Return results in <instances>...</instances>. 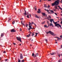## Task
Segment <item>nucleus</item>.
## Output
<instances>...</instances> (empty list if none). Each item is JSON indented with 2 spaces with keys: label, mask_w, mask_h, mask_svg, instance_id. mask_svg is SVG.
<instances>
[{
  "label": "nucleus",
  "mask_w": 62,
  "mask_h": 62,
  "mask_svg": "<svg viewBox=\"0 0 62 62\" xmlns=\"http://www.w3.org/2000/svg\"><path fill=\"white\" fill-rule=\"evenodd\" d=\"M58 6V7H59V8H60V9H61V7H60V6Z\"/></svg>",
  "instance_id": "72a5a7b5"
},
{
  "label": "nucleus",
  "mask_w": 62,
  "mask_h": 62,
  "mask_svg": "<svg viewBox=\"0 0 62 62\" xmlns=\"http://www.w3.org/2000/svg\"><path fill=\"white\" fill-rule=\"evenodd\" d=\"M59 1L60 0H57L55 1L54 2V6H56L58 5L59 3Z\"/></svg>",
  "instance_id": "f03ea898"
},
{
  "label": "nucleus",
  "mask_w": 62,
  "mask_h": 62,
  "mask_svg": "<svg viewBox=\"0 0 62 62\" xmlns=\"http://www.w3.org/2000/svg\"><path fill=\"white\" fill-rule=\"evenodd\" d=\"M60 20H61V21H62V18H60Z\"/></svg>",
  "instance_id": "603ef678"
},
{
  "label": "nucleus",
  "mask_w": 62,
  "mask_h": 62,
  "mask_svg": "<svg viewBox=\"0 0 62 62\" xmlns=\"http://www.w3.org/2000/svg\"><path fill=\"white\" fill-rule=\"evenodd\" d=\"M50 54H51V55H53L54 54V53L53 52L52 53H50Z\"/></svg>",
  "instance_id": "dca6fc26"
},
{
  "label": "nucleus",
  "mask_w": 62,
  "mask_h": 62,
  "mask_svg": "<svg viewBox=\"0 0 62 62\" xmlns=\"http://www.w3.org/2000/svg\"><path fill=\"white\" fill-rule=\"evenodd\" d=\"M23 18H22L21 19V20H23Z\"/></svg>",
  "instance_id": "052dcab7"
},
{
  "label": "nucleus",
  "mask_w": 62,
  "mask_h": 62,
  "mask_svg": "<svg viewBox=\"0 0 62 62\" xmlns=\"http://www.w3.org/2000/svg\"><path fill=\"white\" fill-rule=\"evenodd\" d=\"M3 53L4 54H6V52L5 51H4Z\"/></svg>",
  "instance_id": "f704fd0d"
},
{
  "label": "nucleus",
  "mask_w": 62,
  "mask_h": 62,
  "mask_svg": "<svg viewBox=\"0 0 62 62\" xmlns=\"http://www.w3.org/2000/svg\"><path fill=\"white\" fill-rule=\"evenodd\" d=\"M47 8H50V6L49 5H48V6L47 7Z\"/></svg>",
  "instance_id": "c756f323"
},
{
  "label": "nucleus",
  "mask_w": 62,
  "mask_h": 62,
  "mask_svg": "<svg viewBox=\"0 0 62 62\" xmlns=\"http://www.w3.org/2000/svg\"><path fill=\"white\" fill-rule=\"evenodd\" d=\"M35 17L36 18H38L39 19V16H37V15H36L35 16Z\"/></svg>",
  "instance_id": "f3484780"
},
{
  "label": "nucleus",
  "mask_w": 62,
  "mask_h": 62,
  "mask_svg": "<svg viewBox=\"0 0 62 62\" xmlns=\"http://www.w3.org/2000/svg\"><path fill=\"white\" fill-rule=\"evenodd\" d=\"M57 9H58V10H59V9L58 8H57Z\"/></svg>",
  "instance_id": "e2e57ef3"
},
{
  "label": "nucleus",
  "mask_w": 62,
  "mask_h": 62,
  "mask_svg": "<svg viewBox=\"0 0 62 62\" xmlns=\"http://www.w3.org/2000/svg\"><path fill=\"white\" fill-rule=\"evenodd\" d=\"M57 23V22H54V24L55 25V26H56V27H57L58 28H59V27H61V25L59 24V23Z\"/></svg>",
  "instance_id": "f257e3e1"
},
{
  "label": "nucleus",
  "mask_w": 62,
  "mask_h": 62,
  "mask_svg": "<svg viewBox=\"0 0 62 62\" xmlns=\"http://www.w3.org/2000/svg\"><path fill=\"white\" fill-rule=\"evenodd\" d=\"M55 38H57V40L58 41V40H60V39H61V38H62V37L61 38H59L58 37H55Z\"/></svg>",
  "instance_id": "9b49d317"
},
{
  "label": "nucleus",
  "mask_w": 62,
  "mask_h": 62,
  "mask_svg": "<svg viewBox=\"0 0 62 62\" xmlns=\"http://www.w3.org/2000/svg\"><path fill=\"white\" fill-rule=\"evenodd\" d=\"M52 6H54V3L51 4Z\"/></svg>",
  "instance_id": "5701e85b"
},
{
  "label": "nucleus",
  "mask_w": 62,
  "mask_h": 62,
  "mask_svg": "<svg viewBox=\"0 0 62 62\" xmlns=\"http://www.w3.org/2000/svg\"><path fill=\"white\" fill-rule=\"evenodd\" d=\"M11 32H16V30L14 29H13L11 30Z\"/></svg>",
  "instance_id": "0eeeda50"
},
{
  "label": "nucleus",
  "mask_w": 62,
  "mask_h": 62,
  "mask_svg": "<svg viewBox=\"0 0 62 62\" xmlns=\"http://www.w3.org/2000/svg\"><path fill=\"white\" fill-rule=\"evenodd\" d=\"M21 62H24V60H22L21 61Z\"/></svg>",
  "instance_id": "c03bdc74"
},
{
  "label": "nucleus",
  "mask_w": 62,
  "mask_h": 62,
  "mask_svg": "<svg viewBox=\"0 0 62 62\" xmlns=\"http://www.w3.org/2000/svg\"><path fill=\"white\" fill-rule=\"evenodd\" d=\"M41 14L42 15H43V16H45V17H47V16L46 15V14H45V13H42Z\"/></svg>",
  "instance_id": "6e6552de"
},
{
  "label": "nucleus",
  "mask_w": 62,
  "mask_h": 62,
  "mask_svg": "<svg viewBox=\"0 0 62 62\" xmlns=\"http://www.w3.org/2000/svg\"><path fill=\"white\" fill-rule=\"evenodd\" d=\"M31 41H33V39H32Z\"/></svg>",
  "instance_id": "680f3d73"
},
{
  "label": "nucleus",
  "mask_w": 62,
  "mask_h": 62,
  "mask_svg": "<svg viewBox=\"0 0 62 62\" xmlns=\"http://www.w3.org/2000/svg\"><path fill=\"white\" fill-rule=\"evenodd\" d=\"M21 44H20V46H21Z\"/></svg>",
  "instance_id": "774afa93"
},
{
  "label": "nucleus",
  "mask_w": 62,
  "mask_h": 62,
  "mask_svg": "<svg viewBox=\"0 0 62 62\" xmlns=\"http://www.w3.org/2000/svg\"><path fill=\"white\" fill-rule=\"evenodd\" d=\"M10 20H11V19H9L8 21V22H10Z\"/></svg>",
  "instance_id": "2f4dec72"
},
{
  "label": "nucleus",
  "mask_w": 62,
  "mask_h": 62,
  "mask_svg": "<svg viewBox=\"0 0 62 62\" xmlns=\"http://www.w3.org/2000/svg\"><path fill=\"white\" fill-rule=\"evenodd\" d=\"M27 17L28 18H29V15H28L27 16Z\"/></svg>",
  "instance_id": "c9c22d12"
},
{
  "label": "nucleus",
  "mask_w": 62,
  "mask_h": 62,
  "mask_svg": "<svg viewBox=\"0 0 62 62\" xmlns=\"http://www.w3.org/2000/svg\"><path fill=\"white\" fill-rule=\"evenodd\" d=\"M35 10H37V7H35Z\"/></svg>",
  "instance_id": "a18cd8bd"
},
{
  "label": "nucleus",
  "mask_w": 62,
  "mask_h": 62,
  "mask_svg": "<svg viewBox=\"0 0 62 62\" xmlns=\"http://www.w3.org/2000/svg\"><path fill=\"white\" fill-rule=\"evenodd\" d=\"M29 33L30 34H32V32H31V31H30L29 32Z\"/></svg>",
  "instance_id": "a19ab883"
},
{
  "label": "nucleus",
  "mask_w": 62,
  "mask_h": 62,
  "mask_svg": "<svg viewBox=\"0 0 62 62\" xmlns=\"http://www.w3.org/2000/svg\"><path fill=\"white\" fill-rule=\"evenodd\" d=\"M16 39L17 40H18V41H20V42H21V38L17 37H16Z\"/></svg>",
  "instance_id": "39448f33"
},
{
  "label": "nucleus",
  "mask_w": 62,
  "mask_h": 62,
  "mask_svg": "<svg viewBox=\"0 0 62 62\" xmlns=\"http://www.w3.org/2000/svg\"><path fill=\"white\" fill-rule=\"evenodd\" d=\"M60 23L61 24H62V21H61Z\"/></svg>",
  "instance_id": "3c124183"
},
{
  "label": "nucleus",
  "mask_w": 62,
  "mask_h": 62,
  "mask_svg": "<svg viewBox=\"0 0 62 62\" xmlns=\"http://www.w3.org/2000/svg\"><path fill=\"white\" fill-rule=\"evenodd\" d=\"M45 23V21H44L43 22H42L41 23V24H44Z\"/></svg>",
  "instance_id": "bb28decb"
},
{
  "label": "nucleus",
  "mask_w": 62,
  "mask_h": 62,
  "mask_svg": "<svg viewBox=\"0 0 62 62\" xmlns=\"http://www.w3.org/2000/svg\"><path fill=\"white\" fill-rule=\"evenodd\" d=\"M61 10H62V8H61Z\"/></svg>",
  "instance_id": "338daca9"
},
{
  "label": "nucleus",
  "mask_w": 62,
  "mask_h": 62,
  "mask_svg": "<svg viewBox=\"0 0 62 62\" xmlns=\"http://www.w3.org/2000/svg\"><path fill=\"white\" fill-rule=\"evenodd\" d=\"M20 31H22V29H21V28H20Z\"/></svg>",
  "instance_id": "864d4df0"
},
{
  "label": "nucleus",
  "mask_w": 62,
  "mask_h": 62,
  "mask_svg": "<svg viewBox=\"0 0 62 62\" xmlns=\"http://www.w3.org/2000/svg\"><path fill=\"white\" fill-rule=\"evenodd\" d=\"M62 37V35H61L60 36V37Z\"/></svg>",
  "instance_id": "bf43d9fd"
},
{
  "label": "nucleus",
  "mask_w": 62,
  "mask_h": 62,
  "mask_svg": "<svg viewBox=\"0 0 62 62\" xmlns=\"http://www.w3.org/2000/svg\"><path fill=\"white\" fill-rule=\"evenodd\" d=\"M24 15H28V12H27V13H26V11H25V13H24Z\"/></svg>",
  "instance_id": "f8f14e48"
},
{
  "label": "nucleus",
  "mask_w": 62,
  "mask_h": 62,
  "mask_svg": "<svg viewBox=\"0 0 62 62\" xmlns=\"http://www.w3.org/2000/svg\"><path fill=\"white\" fill-rule=\"evenodd\" d=\"M45 11L47 12V13H48V14H50L51 13L49 12V10H48L46 9H45Z\"/></svg>",
  "instance_id": "9d476101"
},
{
  "label": "nucleus",
  "mask_w": 62,
  "mask_h": 62,
  "mask_svg": "<svg viewBox=\"0 0 62 62\" xmlns=\"http://www.w3.org/2000/svg\"><path fill=\"white\" fill-rule=\"evenodd\" d=\"M49 25L50 26H53V24L51 23H50L49 24Z\"/></svg>",
  "instance_id": "4be33fe9"
},
{
  "label": "nucleus",
  "mask_w": 62,
  "mask_h": 62,
  "mask_svg": "<svg viewBox=\"0 0 62 62\" xmlns=\"http://www.w3.org/2000/svg\"><path fill=\"white\" fill-rule=\"evenodd\" d=\"M51 0H48V1H51Z\"/></svg>",
  "instance_id": "5fc2aeb1"
},
{
  "label": "nucleus",
  "mask_w": 62,
  "mask_h": 62,
  "mask_svg": "<svg viewBox=\"0 0 62 62\" xmlns=\"http://www.w3.org/2000/svg\"><path fill=\"white\" fill-rule=\"evenodd\" d=\"M39 11H37V13H41V12H40V9H38Z\"/></svg>",
  "instance_id": "4468645a"
},
{
  "label": "nucleus",
  "mask_w": 62,
  "mask_h": 62,
  "mask_svg": "<svg viewBox=\"0 0 62 62\" xmlns=\"http://www.w3.org/2000/svg\"><path fill=\"white\" fill-rule=\"evenodd\" d=\"M61 3H62V0L61 1Z\"/></svg>",
  "instance_id": "13d9d810"
},
{
  "label": "nucleus",
  "mask_w": 62,
  "mask_h": 62,
  "mask_svg": "<svg viewBox=\"0 0 62 62\" xmlns=\"http://www.w3.org/2000/svg\"><path fill=\"white\" fill-rule=\"evenodd\" d=\"M18 62H21V60H18Z\"/></svg>",
  "instance_id": "37998d69"
},
{
  "label": "nucleus",
  "mask_w": 62,
  "mask_h": 62,
  "mask_svg": "<svg viewBox=\"0 0 62 62\" xmlns=\"http://www.w3.org/2000/svg\"><path fill=\"white\" fill-rule=\"evenodd\" d=\"M54 7L55 8V10H56L58 8H57V6H56V7L55 6Z\"/></svg>",
  "instance_id": "cd10ccee"
},
{
  "label": "nucleus",
  "mask_w": 62,
  "mask_h": 62,
  "mask_svg": "<svg viewBox=\"0 0 62 62\" xmlns=\"http://www.w3.org/2000/svg\"><path fill=\"white\" fill-rule=\"evenodd\" d=\"M61 48H62V45H61Z\"/></svg>",
  "instance_id": "4d7b16f0"
},
{
  "label": "nucleus",
  "mask_w": 62,
  "mask_h": 62,
  "mask_svg": "<svg viewBox=\"0 0 62 62\" xmlns=\"http://www.w3.org/2000/svg\"><path fill=\"white\" fill-rule=\"evenodd\" d=\"M35 56V54H34V53H32V56Z\"/></svg>",
  "instance_id": "c85d7f7f"
},
{
  "label": "nucleus",
  "mask_w": 62,
  "mask_h": 62,
  "mask_svg": "<svg viewBox=\"0 0 62 62\" xmlns=\"http://www.w3.org/2000/svg\"><path fill=\"white\" fill-rule=\"evenodd\" d=\"M44 27H46V28H48V27H49V26H47V25H44Z\"/></svg>",
  "instance_id": "2eb2a0df"
},
{
  "label": "nucleus",
  "mask_w": 62,
  "mask_h": 62,
  "mask_svg": "<svg viewBox=\"0 0 62 62\" xmlns=\"http://www.w3.org/2000/svg\"><path fill=\"white\" fill-rule=\"evenodd\" d=\"M34 62H37V61H34Z\"/></svg>",
  "instance_id": "0e129e2a"
},
{
  "label": "nucleus",
  "mask_w": 62,
  "mask_h": 62,
  "mask_svg": "<svg viewBox=\"0 0 62 62\" xmlns=\"http://www.w3.org/2000/svg\"><path fill=\"white\" fill-rule=\"evenodd\" d=\"M48 19H49V20H50V19L51 18V17L50 16H49V17H47V19H48Z\"/></svg>",
  "instance_id": "aec40b11"
},
{
  "label": "nucleus",
  "mask_w": 62,
  "mask_h": 62,
  "mask_svg": "<svg viewBox=\"0 0 62 62\" xmlns=\"http://www.w3.org/2000/svg\"><path fill=\"white\" fill-rule=\"evenodd\" d=\"M33 22H32L31 24H33Z\"/></svg>",
  "instance_id": "8fccbe9b"
},
{
  "label": "nucleus",
  "mask_w": 62,
  "mask_h": 62,
  "mask_svg": "<svg viewBox=\"0 0 62 62\" xmlns=\"http://www.w3.org/2000/svg\"><path fill=\"white\" fill-rule=\"evenodd\" d=\"M30 17H31V14H30V15H29Z\"/></svg>",
  "instance_id": "6e6d98bb"
},
{
  "label": "nucleus",
  "mask_w": 62,
  "mask_h": 62,
  "mask_svg": "<svg viewBox=\"0 0 62 62\" xmlns=\"http://www.w3.org/2000/svg\"><path fill=\"white\" fill-rule=\"evenodd\" d=\"M55 41H56H56L57 40H56L55 39Z\"/></svg>",
  "instance_id": "69168bd1"
},
{
  "label": "nucleus",
  "mask_w": 62,
  "mask_h": 62,
  "mask_svg": "<svg viewBox=\"0 0 62 62\" xmlns=\"http://www.w3.org/2000/svg\"><path fill=\"white\" fill-rule=\"evenodd\" d=\"M13 44H14V45H16V44L15 43H13Z\"/></svg>",
  "instance_id": "49530a36"
},
{
  "label": "nucleus",
  "mask_w": 62,
  "mask_h": 62,
  "mask_svg": "<svg viewBox=\"0 0 62 62\" xmlns=\"http://www.w3.org/2000/svg\"><path fill=\"white\" fill-rule=\"evenodd\" d=\"M3 36H4V34H3V33H2L1 35V37H3Z\"/></svg>",
  "instance_id": "6ab92c4d"
},
{
  "label": "nucleus",
  "mask_w": 62,
  "mask_h": 62,
  "mask_svg": "<svg viewBox=\"0 0 62 62\" xmlns=\"http://www.w3.org/2000/svg\"><path fill=\"white\" fill-rule=\"evenodd\" d=\"M21 24H22V25H24V26H25V25H24L23 23H22V22H21Z\"/></svg>",
  "instance_id": "393cba45"
},
{
  "label": "nucleus",
  "mask_w": 62,
  "mask_h": 62,
  "mask_svg": "<svg viewBox=\"0 0 62 62\" xmlns=\"http://www.w3.org/2000/svg\"><path fill=\"white\" fill-rule=\"evenodd\" d=\"M15 23V21H13V22H12L13 24H14Z\"/></svg>",
  "instance_id": "7c9ffc66"
},
{
  "label": "nucleus",
  "mask_w": 62,
  "mask_h": 62,
  "mask_svg": "<svg viewBox=\"0 0 62 62\" xmlns=\"http://www.w3.org/2000/svg\"><path fill=\"white\" fill-rule=\"evenodd\" d=\"M37 57V55H34V57Z\"/></svg>",
  "instance_id": "79ce46f5"
},
{
  "label": "nucleus",
  "mask_w": 62,
  "mask_h": 62,
  "mask_svg": "<svg viewBox=\"0 0 62 62\" xmlns=\"http://www.w3.org/2000/svg\"><path fill=\"white\" fill-rule=\"evenodd\" d=\"M47 23L48 25V26H49V21H47Z\"/></svg>",
  "instance_id": "4c0bfd02"
},
{
  "label": "nucleus",
  "mask_w": 62,
  "mask_h": 62,
  "mask_svg": "<svg viewBox=\"0 0 62 62\" xmlns=\"http://www.w3.org/2000/svg\"><path fill=\"white\" fill-rule=\"evenodd\" d=\"M34 32H33L32 34V37H33V36H34Z\"/></svg>",
  "instance_id": "ea45409f"
},
{
  "label": "nucleus",
  "mask_w": 62,
  "mask_h": 62,
  "mask_svg": "<svg viewBox=\"0 0 62 62\" xmlns=\"http://www.w3.org/2000/svg\"><path fill=\"white\" fill-rule=\"evenodd\" d=\"M44 8H47V5H46V4H44Z\"/></svg>",
  "instance_id": "412c9836"
},
{
  "label": "nucleus",
  "mask_w": 62,
  "mask_h": 62,
  "mask_svg": "<svg viewBox=\"0 0 62 62\" xmlns=\"http://www.w3.org/2000/svg\"><path fill=\"white\" fill-rule=\"evenodd\" d=\"M47 19H48V20H49V21H50V22H51V23H52L53 21V23H54V19H49V18H48Z\"/></svg>",
  "instance_id": "20e7f679"
},
{
  "label": "nucleus",
  "mask_w": 62,
  "mask_h": 62,
  "mask_svg": "<svg viewBox=\"0 0 62 62\" xmlns=\"http://www.w3.org/2000/svg\"><path fill=\"white\" fill-rule=\"evenodd\" d=\"M30 25H31V23L30 22H29V27L30 28L28 29V30H30L31 29H32V28L31 27V26H30Z\"/></svg>",
  "instance_id": "423d86ee"
},
{
  "label": "nucleus",
  "mask_w": 62,
  "mask_h": 62,
  "mask_svg": "<svg viewBox=\"0 0 62 62\" xmlns=\"http://www.w3.org/2000/svg\"><path fill=\"white\" fill-rule=\"evenodd\" d=\"M35 34L36 35H35V37H37V34H38V33H36Z\"/></svg>",
  "instance_id": "a878e982"
},
{
  "label": "nucleus",
  "mask_w": 62,
  "mask_h": 62,
  "mask_svg": "<svg viewBox=\"0 0 62 62\" xmlns=\"http://www.w3.org/2000/svg\"><path fill=\"white\" fill-rule=\"evenodd\" d=\"M58 56H59V57H60V54H58Z\"/></svg>",
  "instance_id": "de8ad7c7"
},
{
  "label": "nucleus",
  "mask_w": 62,
  "mask_h": 62,
  "mask_svg": "<svg viewBox=\"0 0 62 62\" xmlns=\"http://www.w3.org/2000/svg\"><path fill=\"white\" fill-rule=\"evenodd\" d=\"M54 14H55V15H56V16H57V14L56 13H54Z\"/></svg>",
  "instance_id": "e433bc0d"
},
{
  "label": "nucleus",
  "mask_w": 62,
  "mask_h": 62,
  "mask_svg": "<svg viewBox=\"0 0 62 62\" xmlns=\"http://www.w3.org/2000/svg\"><path fill=\"white\" fill-rule=\"evenodd\" d=\"M8 59H6L5 60V61L6 62H7V61H8Z\"/></svg>",
  "instance_id": "58836bf2"
},
{
  "label": "nucleus",
  "mask_w": 62,
  "mask_h": 62,
  "mask_svg": "<svg viewBox=\"0 0 62 62\" xmlns=\"http://www.w3.org/2000/svg\"><path fill=\"white\" fill-rule=\"evenodd\" d=\"M20 59H23V56L22 54H20Z\"/></svg>",
  "instance_id": "1a4fd4ad"
},
{
  "label": "nucleus",
  "mask_w": 62,
  "mask_h": 62,
  "mask_svg": "<svg viewBox=\"0 0 62 62\" xmlns=\"http://www.w3.org/2000/svg\"><path fill=\"white\" fill-rule=\"evenodd\" d=\"M28 24H26V27H27V26H28Z\"/></svg>",
  "instance_id": "473e14b6"
},
{
  "label": "nucleus",
  "mask_w": 62,
  "mask_h": 62,
  "mask_svg": "<svg viewBox=\"0 0 62 62\" xmlns=\"http://www.w3.org/2000/svg\"><path fill=\"white\" fill-rule=\"evenodd\" d=\"M62 59H60L58 61V62H61V61H62Z\"/></svg>",
  "instance_id": "b1692460"
},
{
  "label": "nucleus",
  "mask_w": 62,
  "mask_h": 62,
  "mask_svg": "<svg viewBox=\"0 0 62 62\" xmlns=\"http://www.w3.org/2000/svg\"><path fill=\"white\" fill-rule=\"evenodd\" d=\"M47 34H48L49 33L50 34H51L52 35H54V32L51 31H49L48 32H46Z\"/></svg>",
  "instance_id": "7ed1b4c3"
},
{
  "label": "nucleus",
  "mask_w": 62,
  "mask_h": 62,
  "mask_svg": "<svg viewBox=\"0 0 62 62\" xmlns=\"http://www.w3.org/2000/svg\"><path fill=\"white\" fill-rule=\"evenodd\" d=\"M30 34H29L28 35H27V36H26L27 37H30Z\"/></svg>",
  "instance_id": "a211bd4d"
},
{
  "label": "nucleus",
  "mask_w": 62,
  "mask_h": 62,
  "mask_svg": "<svg viewBox=\"0 0 62 62\" xmlns=\"http://www.w3.org/2000/svg\"><path fill=\"white\" fill-rule=\"evenodd\" d=\"M49 10L51 12V13H52V14H53V13H54V11L53 10H51L50 9H49Z\"/></svg>",
  "instance_id": "ddd939ff"
},
{
  "label": "nucleus",
  "mask_w": 62,
  "mask_h": 62,
  "mask_svg": "<svg viewBox=\"0 0 62 62\" xmlns=\"http://www.w3.org/2000/svg\"><path fill=\"white\" fill-rule=\"evenodd\" d=\"M45 40H46V42H47V39H46Z\"/></svg>",
  "instance_id": "09e8293b"
}]
</instances>
